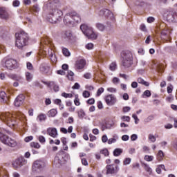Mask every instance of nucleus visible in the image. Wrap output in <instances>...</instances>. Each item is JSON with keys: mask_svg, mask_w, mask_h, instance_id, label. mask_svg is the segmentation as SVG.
<instances>
[{"mask_svg": "<svg viewBox=\"0 0 177 177\" xmlns=\"http://www.w3.org/2000/svg\"><path fill=\"white\" fill-rule=\"evenodd\" d=\"M15 38V46H17L18 49H23V48H24V46H26L28 42V35L24 30H21L20 32L16 33Z\"/></svg>", "mask_w": 177, "mask_h": 177, "instance_id": "1", "label": "nucleus"}, {"mask_svg": "<svg viewBox=\"0 0 177 177\" xmlns=\"http://www.w3.org/2000/svg\"><path fill=\"white\" fill-rule=\"evenodd\" d=\"M80 21H81V17L75 12H69L64 17V23L67 24V26H75Z\"/></svg>", "mask_w": 177, "mask_h": 177, "instance_id": "2", "label": "nucleus"}, {"mask_svg": "<svg viewBox=\"0 0 177 177\" xmlns=\"http://www.w3.org/2000/svg\"><path fill=\"white\" fill-rule=\"evenodd\" d=\"M0 118L1 121L5 122L10 128H13V127L17 124L15 116L8 112L1 113Z\"/></svg>", "mask_w": 177, "mask_h": 177, "instance_id": "3", "label": "nucleus"}, {"mask_svg": "<svg viewBox=\"0 0 177 177\" xmlns=\"http://www.w3.org/2000/svg\"><path fill=\"white\" fill-rule=\"evenodd\" d=\"M62 16H63V12H62V10L59 9H53L50 11L48 14V21L52 24H55L57 21H60V17H62Z\"/></svg>", "mask_w": 177, "mask_h": 177, "instance_id": "4", "label": "nucleus"}, {"mask_svg": "<svg viewBox=\"0 0 177 177\" xmlns=\"http://www.w3.org/2000/svg\"><path fill=\"white\" fill-rule=\"evenodd\" d=\"M80 30L89 39H96V38H97V34L93 32V29L91 27L88 26L86 24L81 25Z\"/></svg>", "mask_w": 177, "mask_h": 177, "instance_id": "5", "label": "nucleus"}, {"mask_svg": "<svg viewBox=\"0 0 177 177\" xmlns=\"http://www.w3.org/2000/svg\"><path fill=\"white\" fill-rule=\"evenodd\" d=\"M0 140L1 143L8 146L9 147H16L17 146V141L16 140L3 134L0 131Z\"/></svg>", "mask_w": 177, "mask_h": 177, "instance_id": "6", "label": "nucleus"}, {"mask_svg": "<svg viewBox=\"0 0 177 177\" xmlns=\"http://www.w3.org/2000/svg\"><path fill=\"white\" fill-rule=\"evenodd\" d=\"M123 61L122 64L125 68H129L131 67L133 63V56L132 53L130 51L124 52L122 54Z\"/></svg>", "mask_w": 177, "mask_h": 177, "instance_id": "7", "label": "nucleus"}, {"mask_svg": "<svg viewBox=\"0 0 177 177\" xmlns=\"http://www.w3.org/2000/svg\"><path fill=\"white\" fill-rule=\"evenodd\" d=\"M26 164H27V160L23 157H19L12 162V165L14 168H21Z\"/></svg>", "mask_w": 177, "mask_h": 177, "instance_id": "8", "label": "nucleus"}, {"mask_svg": "<svg viewBox=\"0 0 177 177\" xmlns=\"http://www.w3.org/2000/svg\"><path fill=\"white\" fill-rule=\"evenodd\" d=\"M46 167V162L42 160H37L34 162L32 165V169L37 171V169H44Z\"/></svg>", "mask_w": 177, "mask_h": 177, "instance_id": "9", "label": "nucleus"}, {"mask_svg": "<svg viewBox=\"0 0 177 177\" xmlns=\"http://www.w3.org/2000/svg\"><path fill=\"white\" fill-rule=\"evenodd\" d=\"M3 63L6 64V67L8 70H12V68H15L17 62L13 59H4Z\"/></svg>", "mask_w": 177, "mask_h": 177, "instance_id": "10", "label": "nucleus"}, {"mask_svg": "<svg viewBox=\"0 0 177 177\" xmlns=\"http://www.w3.org/2000/svg\"><path fill=\"white\" fill-rule=\"evenodd\" d=\"M105 102L108 106H114L117 103V97L113 94H109L105 97Z\"/></svg>", "mask_w": 177, "mask_h": 177, "instance_id": "11", "label": "nucleus"}, {"mask_svg": "<svg viewBox=\"0 0 177 177\" xmlns=\"http://www.w3.org/2000/svg\"><path fill=\"white\" fill-rule=\"evenodd\" d=\"M98 15L100 16H105V17H109L111 20H114V15L109 9L104 8L100 10Z\"/></svg>", "mask_w": 177, "mask_h": 177, "instance_id": "12", "label": "nucleus"}, {"mask_svg": "<svg viewBox=\"0 0 177 177\" xmlns=\"http://www.w3.org/2000/svg\"><path fill=\"white\" fill-rule=\"evenodd\" d=\"M24 99H26V97L23 94H20L16 97L14 102V106L15 107H20L24 103Z\"/></svg>", "mask_w": 177, "mask_h": 177, "instance_id": "13", "label": "nucleus"}, {"mask_svg": "<svg viewBox=\"0 0 177 177\" xmlns=\"http://www.w3.org/2000/svg\"><path fill=\"white\" fill-rule=\"evenodd\" d=\"M167 20L168 21H174L175 23L177 22V12L171 11L167 13L166 17Z\"/></svg>", "mask_w": 177, "mask_h": 177, "instance_id": "14", "label": "nucleus"}, {"mask_svg": "<svg viewBox=\"0 0 177 177\" xmlns=\"http://www.w3.org/2000/svg\"><path fill=\"white\" fill-rule=\"evenodd\" d=\"M86 64V62L85 59H81L77 61H76L75 67L76 70H82L85 67V65Z\"/></svg>", "mask_w": 177, "mask_h": 177, "instance_id": "15", "label": "nucleus"}, {"mask_svg": "<svg viewBox=\"0 0 177 177\" xmlns=\"http://www.w3.org/2000/svg\"><path fill=\"white\" fill-rule=\"evenodd\" d=\"M47 134L54 139H56V138L59 136V133H57V129L56 128L47 129Z\"/></svg>", "mask_w": 177, "mask_h": 177, "instance_id": "16", "label": "nucleus"}, {"mask_svg": "<svg viewBox=\"0 0 177 177\" xmlns=\"http://www.w3.org/2000/svg\"><path fill=\"white\" fill-rule=\"evenodd\" d=\"M115 172H118V166H115L114 167V165H109L106 166V174H115Z\"/></svg>", "mask_w": 177, "mask_h": 177, "instance_id": "17", "label": "nucleus"}, {"mask_svg": "<svg viewBox=\"0 0 177 177\" xmlns=\"http://www.w3.org/2000/svg\"><path fill=\"white\" fill-rule=\"evenodd\" d=\"M161 38L162 39H167V38H169V35L171 34V32L165 28V29H162L161 32Z\"/></svg>", "mask_w": 177, "mask_h": 177, "instance_id": "18", "label": "nucleus"}, {"mask_svg": "<svg viewBox=\"0 0 177 177\" xmlns=\"http://www.w3.org/2000/svg\"><path fill=\"white\" fill-rule=\"evenodd\" d=\"M62 38L65 39V41H71V39H73V33H71L70 30L66 31L62 35Z\"/></svg>", "mask_w": 177, "mask_h": 177, "instance_id": "19", "label": "nucleus"}, {"mask_svg": "<svg viewBox=\"0 0 177 177\" xmlns=\"http://www.w3.org/2000/svg\"><path fill=\"white\" fill-rule=\"evenodd\" d=\"M9 17V15L4 8H0V19H4L6 20Z\"/></svg>", "mask_w": 177, "mask_h": 177, "instance_id": "20", "label": "nucleus"}, {"mask_svg": "<svg viewBox=\"0 0 177 177\" xmlns=\"http://www.w3.org/2000/svg\"><path fill=\"white\" fill-rule=\"evenodd\" d=\"M54 162L56 165H62L63 162V155L57 154L54 159Z\"/></svg>", "mask_w": 177, "mask_h": 177, "instance_id": "21", "label": "nucleus"}, {"mask_svg": "<svg viewBox=\"0 0 177 177\" xmlns=\"http://www.w3.org/2000/svg\"><path fill=\"white\" fill-rule=\"evenodd\" d=\"M0 102L1 103H6L8 104V97L5 91L0 92Z\"/></svg>", "mask_w": 177, "mask_h": 177, "instance_id": "22", "label": "nucleus"}, {"mask_svg": "<svg viewBox=\"0 0 177 177\" xmlns=\"http://www.w3.org/2000/svg\"><path fill=\"white\" fill-rule=\"evenodd\" d=\"M40 71L43 74H47L49 71V66H48L46 64H41L40 65Z\"/></svg>", "mask_w": 177, "mask_h": 177, "instance_id": "23", "label": "nucleus"}, {"mask_svg": "<svg viewBox=\"0 0 177 177\" xmlns=\"http://www.w3.org/2000/svg\"><path fill=\"white\" fill-rule=\"evenodd\" d=\"M143 167L145 171H146L147 174H148V175H151V174H153V169H151V167H150L148 164L144 163Z\"/></svg>", "mask_w": 177, "mask_h": 177, "instance_id": "24", "label": "nucleus"}, {"mask_svg": "<svg viewBox=\"0 0 177 177\" xmlns=\"http://www.w3.org/2000/svg\"><path fill=\"white\" fill-rule=\"evenodd\" d=\"M54 104H57V106H59V110H63L64 109V104L62 103V100L60 99H55L53 100Z\"/></svg>", "mask_w": 177, "mask_h": 177, "instance_id": "25", "label": "nucleus"}, {"mask_svg": "<svg viewBox=\"0 0 177 177\" xmlns=\"http://www.w3.org/2000/svg\"><path fill=\"white\" fill-rule=\"evenodd\" d=\"M48 53H49V57H50L51 62H53V63H56V62L57 61V59H56V56L54 54L55 52H53L52 50H50V51L48 52Z\"/></svg>", "mask_w": 177, "mask_h": 177, "instance_id": "26", "label": "nucleus"}, {"mask_svg": "<svg viewBox=\"0 0 177 177\" xmlns=\"http://www.w3.org/2000/svg\"><path fill=\"white\" fill-rule=\"evenodd\" d=\"M45 120H46V115L44 113H40L37 118V121L39 122H42V121H45Z\"/></svg>", "mask_w": 177, "mask_h": 177, "instance_id": "27", "label": "nucleus"}, {"mask_svg": "<svg viewBox=\"0 0 177 177\" xmlns=\"http://www.w3.org/2000/svg\"><path fill=\"white\" fill-rule=\"evenodd\" d=\"M57 114V110L55 109H53L48 112V117H55Z\"/></svg>", "mask_w": 177, "mask_h": 177, "instance_id": "28", "label": "nucleus"}, {"mask_svg": "<svg viewBox=\"0 0 177 177\" xmlns=\"http://www.w3.org/2000/svg\"><path fill=\"white\" fill-rule=\"evenodd\" d=\"M163 158H164V152L162 150H159L156 155V158L158 161H161Z\"/></svg>", "mask_w": 177, "mask_h": 177, "instance_id": "29", "label": "nucleus"}, {"mask_svg": "<svg viewBox=\"0 0 177 177\" xmlns=\"http://www.w3.org/2000/svg\"><path fill=\"white\" fill-rule=\"evenodd\" d=\"M137 81L138 84H141V85H145V86H149L150 85L149 82L145 81V80H143L142 77H139Z\"/></svg>", "mask_w": 177, "mask_h": 177, "instance_id": "30", "label": "nucleus"}, {"mask_svg": "<svg viewBox=\"0 0 177 177\" xmlns=\"http://www.w3.org/2000/svg\"><path fill=\"white\" fill-rule=\"evenodd\" d=\"M25 76L26 78V81H28V82H31V81H32V75L31 74V73L30 72H26L25 73Z\"/></svg>", "mask_w": 177, "mask_h": 177, "instance_id": "31", "label": "nucleus"}, {"mask_svg": "<svg viewBox=\"0 0 177 177\" xmlns=\"http://www.w3.org/2000/svg\"><path fill=\"white\" fill-rule=\"evenodd\" d=\"M95 26L96 28H97V30H99L100 31H104V29L106 28V26H104V25L101 23H97Z\"/></svg>", "mask_w": 177, "mask_h": 177, "instance_id": "32", "label": "nucleus"}, {"mask_svg": "<svg viewBox=\"0 0 177 177\" xmlns=\"http://www.w3.org/2000/svg\"><path fill=\"white\" fill-rule=\"evenodd\" d=\"M62 53L64 56H66V57H68V56L71 55V53H70L68 49L64 47L62 48Z\"/></svg>", "mask_w": 177, "mask_h": 177, "instance_id": "33", "label": "nucleus"}, {"mask_svg": "<svg viewBox=\"0 0 177 177\" xmlns=\"http://www.w3.org/2000/svg\"><path fill=\"white\" fill-rule=\"evenodd\" d=\"M122 153V149L120 148H117L113 151V156L115 157H118Z\"/></svg>", "mask_w": 177, "mask_h": 177, "instance_id": "34", "label": "nucleus"}, {"mask_svg": "<svg viewBox=\"0 0 177 177\" xmlns=\"http://www.w3.org/2000/svg\"><path fill=\"white\" fill-rule=\"evenodd\" d=\"M150 96H151V92L149 90H146L142 95V97L143 98L150 97Z\"/></svg>", "mask_w": 177, "mask_h": 177, "instance_id": "35", "label": "nucleus"}, {"mask_svg": "<svg viewBox=\"0 0 177 177\" xmlns=\"http://www.w3.org/2000/svg\"><path fill=\"white\" fill-rule=\"evenodd\" d=\"M30 147H33L34 149H40L41 145L38 142H30Z\"/></svg>", "mask_w": 177, "mask_h": 177, "instance_id": "36", "label": "nucleus"}, {"mask_svg": "<svg viewBox=\"0 0 177 177\" xmlns=\"http://www.w3.org/2000/svg\"><path fill=\"white\" fill-rule=\"evenodd\" d=\"M144 159L145 160V161L150 162L153 161V160H154V156L145 155L144 157Z\"/></svg>", "mask_w": 177, "mask_h": 177, "instance_id": "37", "label": "nucleus"}, {"mask_svg": "<svg viewBox=\"0 0 177 177\" xmlns=\"http://www.w3.org/2000/svg\"><path fill=\"white\" fill-rule=\"evenodd\" d=\"M77 115L79 118H84V117H85V111H84L82 109H80L77 111Z\"/></svg>", "mask_w": 177, "mask_h": 177, "instance_id": "38", "label": "nucleus"}, {"mask_svg": "<svg viewBox=\"0 0 177 177\" xmlns=\"http://www.w3.org/2000/svg\"><path fill=\"white\" fill-rule=\"evenodd\" d=\"M61 95L63 97H65V99H71V97H73V94L71 93H62Z\"/></svg>", "mask_w": 177, "mask_h": 177, "instance_id": "39", "label": "nucleus"}, {"mask_svg": "<svg viewBox=\"0 0 177 177\" xmlns=\"http://www.w3.org/2000/svg\"><path fill=\"white\" fill-rule=\"evenodd\" d=\"M109 68L111 71H114L117 68V64L115 62H112Z\"/></svg>", "mask_w": 177, "mask_h": 177, "instance_id": "40", "label": "nucleus"}, {"mask_svg": "<svg viewBox=\"0 0 177 177\" xmlns=\"http://www.w3.org/2000/svg\"><path fill=\"white\" fill-rule=\"evenodd\" d=\"M122 121L126 122H130L131 121V117L123 115L121 117Z\"/></svg>", "mask_w": 177, "mask_h": 177, "instance_id": "41", "label": "nucleus"}, {"mask_svg": "<svg viewBox=\"0 0 177 177\" xmlns=\"http://www.w3.org/2000/svg\"><path fill=\"white\" fill-rule=\"evenodd\" d=\"M82 96L85 99H88V97H89L91 96V93H89V91H84L82 93Z\"/></svg>", "mask_w": 177, "mask_h": 177, "instance_id": "42", "label": "nucleus"}, {"mask_svg": "<svg viewBox=\"0 0 177 177\" xmlns=\"http://www.w3.org/2000/svg\"><path fill=\"white\" fill-rule=\"evenodd\" d=\"M148 139H149V140L152 142V143H154V142H156V136H154V135H153V134H149L148 136Z\"/></svg>", "mask_w": 177, "mask_h": 177, "instance_id": "43", "label": "nucleus"}, {"mask_svg": "<svg viewBox=\"0 0 177 177\" xmlns=\"http://www.w3.org/2000/svg\"><path fill=\"white\" fill-rule=\"evenodd\" d=\"M74 77V73L72 71L68 72V78L70 80V81H73Z\"/></svg>", "mask_w": 177, "mask_h": 177, "instance_id": "44", "label": "nucleus"}, {"mask_svg": "<svg viewBox=\"0 0 177 177\" xmlns=\"http://www.w3.org/2000/svg\"><path fill=\"white\" fill-rule=\"evenodd\" d=\"M131 159L130 158H127L123 161L124 165H129L131 164Z\"/></svg>", "mask_w": 177, "mask_h": 177, "instance_id": "45", "label": "nucleus"}, {"mask_svg": "<svg viewBox=\"0 0 177 177\" xmlns=\"http://www.w3.org/2000/svg\"><path fill=\"white\" fill-rule=\"evenodd\" d=\"M112 82L113 84H114V85H118V84H120V78L113 77L112 80Z\"/></svg>", "mask_w": 177, "mask_h": 177, "instance_id": "46", "label": "nucleus"}, {"mask_svg": "<svg viewBox=\"0 0 177 177\" xmlns=\"http://www.w3.org/2000/svg\"><path fill=\"white\" fill-rule=\"evenodd\" d=\"M100 154H104V156H105V157H107V156H109V150H107V149H104L100 151Z\"/></svg>", "mask_w": 177, "mask_h": 177, "instance_id": "47", "label": "nucleus"}, {"mask_svg": "<svg viewBox=\"0 0 177 177\" xmlns=\"http://www.w3.org/2000/svg\"><path fill=\"white\" fill-rule=\"evenodd\" d=\"M143 153H150V148L146 145L142 147Z\"/></svg>", "mask_w": 177, "mask_h": 177, "instance_id": "48", "label": "nucleus"}, {"mask_svg": "<svg viewBox=\"0 0 177 177\" xmlns=\"http://www.w3.org/2000/svg\"><path fill=\"white\" fill-rule=\"evenodd\" d=\"M106 91L108 92H111V93H115V92H117V88L113 87H109L107 88Z\"/></svg>", "mask_w": 177, "mask_h": 177, "instance_id": "49", "label": "nucleus"}, {"mask_svg": "<svg viewBox=\"0 0 177 177\" xmlns=\"http://www.w3.org/2000/svg\"><path fill=\"white\" fill-rule=\"evenodd\" d=\"M38 140H39V142H40L42 144L45 143V142H46V139H45L44 136H39L38 138Z\"/></svg>", "mask_w": 177, "mask_h": 177, "instance_id": "50", "label": "nucleus"}, {"mask_svg": "<svg viewBox=\"0 0 177 177\" xmlns=\"http://www.w3.org/2000/svg\"><path fill=\"white\" fill-rule=\"evenodd\" d=\"M132 118L135 120V124H139V118H138V115L135 113L132 115Z\"/></svg>", "mask_w": 177, "mask_h": 177, "instance_id": "51", "label": "nucleus"}, {"mask_svg": "<svg viewBox=\"0 0 177 177\" xmlns=\"http://www.w3.org/2000/svg\"><path fill=\"white\" fill-rule=\"evenodd\" d=\"M103 92H104V88L103 87L98 88L97 91V96H100Z\"/></svg>", "mask_w": 177, "mask_h": 177, "instance_id": "52", "label": "nucleus"}, {"mask_svg": "<svg viewBox=\"0 0 177 177\" xmlns=\"http://www.w3.org/2000/svg\"><path fill=\"white\" fill-rule=\"evenodd\" d=\"M12 6H14V8H17L20 6V1L19 0H15L12 2Z\"/></svg>", "mask_w": 177, "mask_h": 177, "instance_id": "53", "label": "nucleus"}, {"mask_svg": "<svg viewBox=\"0 0 177 177\" xmlns=\"http://www.w3.org/2000/svg\"><path fill=\"white\" fill-rule=\"evenodd\" d=\"M32 10H33L36 13H38V12H39V6H38V4H35V5L33 6Z\"/></svg>", "mask_w": 177, "mask_h": 177, "instance_id": "54", "label": "nucleus"}, {"mask_svg": "<svg viewBox=\"0 0 177 177\" xmlns=\"http://www.w3.org/2000/svg\"><path fill=\"white\" fill-rule=\"evenodd\" d=\"M34 139V137L32 136H28L25 138L24 140L26 142V143H28V142H31Z\"/></svg>", "mask_w": 177, "mask_h": 177, "instance_id": "55", "label": "nucleus"}, {"mask_svg": "<svg viewBox=\"0 0 177 177\" xmlns=\"http://www.w3.org/2000/svg\"><path fill=\"white\" fill-rule=\"evenodd\" d=\"M153 120H154V117L153 115H150L147 118L145 119V122H150V121H153Z\"/></svg>", "mask_w": 177, "mask_h": 177, "instance_id": "56", "label": "nucleus"}, {"mask_svg": "<svg viewBox=\"0 0 177 177\" xmlns=\"http://www.w3.org/2000/svg\"><path fill=\"white\" fill-rule=\"evenodd\" d=\"M140 29L141 30V31H144V32H146V31H147V28H146V25H145L143 24L140 25Z\"/></svg>", "mask_w": 177, "mask_h": 177, "instance_id": "57", "label": "nucleus"}, {"mask_svg": "<svg viewBox=\"0 0 177 177\" xmlns=\"http://www.w3.org/2000/svg\"><path fill=\"white\" fill-rule=\"evenodd\" d=\"M116 142H117V139L110 138L108 140V145H112V143H115Z\"/></svg>", "mask_w": 177, "mask_h": 177, "instance_id": "58", "label": "nucleus"}, {"mask_svg": "<svg viewBox=\"0 0 177 177\" xmlns=\"http://www.w3.org/2000/svg\"><path fill=\"white\" fill-rule=\"evenodd\" d=\"M122 140H123L124 142H127V141L129 140V136H128V135L122 136Z\"/></svg>", "mask_w": 177, "mask_h": 177, "instance_id": "59", "label": "nucleus"}, {"mask_svg": "<svg viewBox=\"0 0 177 177\" xmlns=\"http://www.w3.org/2000/svg\"><path fill=\"white\" fill-rule=\"evenodd\" d=\"M123 113H128L129 111H131V107L129 106H124L123 107Z\"/></svg>", "mask_w": 177, "mask_h": 177, "instance_id": "60", "label": "nucleus"}, {"mask_svg": "<svg viewBox=\"0 0 177 177\" xmlns=\"http://www.w3.org/2000/svg\"><path fill=\"white\" fill-rule=\"evenodd\" d=\"M137 139H138V135L133 134L131 136V140H132V142H135V140H136Z\"/></svg>", "mask_w": 177, "mask_h": 177, "instance_id": "61", "label": "nucleus"}, {"mask_svg": "<svg viewBox=\"0 0 177 177\" xmlns=\"http://www.w3.org/2000/svg\"><path fill=\"white\" fill-rule=\"evenodd\" d=\"M73 89H80L81 88V86L80 85L79 83H75V84L72 87Z\"/></svg>", "mask_w": 177, "mask_h": 177, "instance_id": "62", "label": "nucleus"}, {"mask_svg": "<svg viewBox=\"0 0 177 177\" xmlns=\"http://www.w3.org/2000/svg\"><path fill=\"white\" fill-rule=\"evenodd\" d=\"M93 44L92 43H88L87 45H86V49H93Z\"/></svg>", "mask_w": 177, "mask_h": 177, "instance_id": "63", "label": "nucleus"}, {"mask_svg": "<svg viewBox=\"0 0 177 177\" xmlns=\"http://www.w3.org/2000/svg\"><path fill=\"white\" fill-rule=\"evenodd\" d=\"M0 177H9L8 174H5L2 170H0Z\"/></svg>", "mask_w": 177, "mask_h": 177, "instance_id": "64", "label": "nucleus"}]
</instances>
